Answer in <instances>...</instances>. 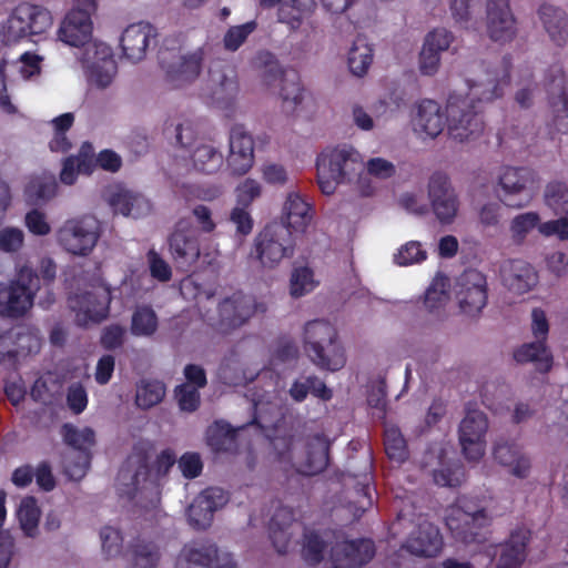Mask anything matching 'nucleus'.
I'll use <instances>...</instances> for the list:
<instances>
[{"label": "nucleus", "instance_id": "obj_57", "mask_svg": "<svg viewBox=\"0 0 568 568\" xmlns=\"http://www.w3.org/2000/svg\"><path fill=\"white\" fill-rule=\"evenodd\" d=\"M24 245V232L14 226H6L0 230V251L4 253H18Z\"/></svg>", "mask_w": 568, "mask_h": 568}, {"label": "nucleus", "instance_id": "obj_51", "mask_svg": "<svg viewBox=\"0 0 568 568\" xmlns=\"http://www.w3.org/2000/svg\"><path fill=\"white\" fill-rule=\"evenodd\" d=\"M325 549L326 542L316 531H308L304 535L302 558L307 565H318L324 559Z\"/></svg>", "mask_w": 568, "mask_h": 568}, {"label": "nucleus", "instance_id": "obj_24", "mask_svg": "<svg viewBox=\"0 0 568 568\" xmlns=\"http://www.w3.org/2000/svg\"><path fill=\"white\" fill-rule=\"evenodd\" d=\"M403 548L414 556L435 557L443 548V537L437 526L424 520L412 530Z\"/></svg>", "mask_w": 568, "mask_h": 568}, {"label": "nucleus", "instance_id": "obj_55", "mask_svg": "<svg viewBox=\"0 0 568 568\" xmlns=\"http://www.w3.org/2000/svg\"><path fill=\"white\" fill-rule=\"evenodd\" d=\"M540 216L537 212H526L516 215L510 222V232L517 243H521L527 234L540 225Z\"/></svg>", "mask_w": 568, "mask_h": 568}, {"label": "nucleus", "instance_id": "obj_33", "mask_svg": "<svg viewBox=\"0 0 568 568\" xmlns=\"http://www.w3.org/2000/svg\"><path fill=\"white\" fill-rule=\"evenodd\" d=\"M182 556L187 562V568H211L214 561H219V548L213 542H201L185 545L182 549ZM217 568H236L233 559L226 555Z\"/></svg>", "mask_w": 568, "mask_h": 568}, {"label": "nucleus", "instance_id": "obj_29", "mask_svg": "<svg viewBox=\"0 0 568 568\" xmlns=\"http://www.w3.org/2000/svg\"><path fill=\"white\" fill-rule=\"evenodd\" d=\"M10 346H7V361L16 365L19 356L37 354L41 348V336L38 328L22 326L17 329H8Z\"/></svg>", "mask_w": 568, "mask_h": 568}, {"label": "nucleus", "instance_id": "obj_52", "mask_svg": "<svg viewBox=\"0 0 568 568\" xmlns=\"http://www.w3.org/2000/svg\"><path fill=\"white\" fill-rule=\"evenodd\" d=\"M371 479L368 474L362 476V479L356 485L357 499L349 503L353 515L357 519L374 504L373 493H375V489L371 487Z\"/></svg>", "mask_w": 568, "mask_h": 568}, {"label": "nucleus", "instance_id": "obj_40", "mask_svg": "<svg viewBox=\"0 0 568 568\" xmlns=\"http://www.w3.org/2000/svg\"><path fill=\"white\" fill-rule=\"evenodd\" d=\"M110 205L115 213H120L123 216H131L133 219H139L144 214H148L151 210V205L148 200L129 191L112 194L110 197Z\"/></svg>", "mask_w": 568, "mask_h": 568}, {"label": "nucleus", "instance_id": "obj_43", "mask_svg": "<svg viewBox=\"0 0 568 568\" xmlns=\"http://www.w3.org/2000/svg\"><path fill=\"white\" fill-rule=\"evenodd\" d=\"M20 527L27 537H36L40 519V509L37 499L32 496L21 500L17 510Z\"/></svg>", "mask_w": 568, "mask_h": 568}, {"label": "nucleus", "instance_id": "obj_53", "mask_svg": "<svg viewBox=\"0 0 568 568\" xmlns=\"http://www.w3.org/2000/svg\"><path fill=\"white\" fill-rule=\"evenodd\" d=\"M316 286L314 273L307 266L293 270L290 278V293L293 297H301L312 292Z\"/></svg>", "mask_w": 568, "mask_h": 568}, {"label": "nucleus", "instance_id": "obj_60", "mask_svg": "<svg viewBox=\"0 0 568 568\" xmlns=\"http://www.w3.org/2000/svg\"><path fill=\"white\" fill-rule=\"evenodd\" d=\"M178 466L183 477L194 479L202 474L203 462L196 452H186L178 459Z\"/></svg>", "mask_w": 568, "mask_h": 568}, {"label": "nucleus", "instance_id": "obj_20", "mask_svg": "<svg viewBox=\"0 0 568 568\" xmlns=\"http://www.w3.org/2000/svg\"><path fill=\"white\" fill-rule=\"evenodd\" d=\"M375 544L369 538L336 541L329 550L333 568H362L375 556Z\"/></svg>", "mask_w": 568, "mask_h": 568}, {"label": "nucleus", "instance_id": "obj_36", "mask_svg": "<svg viewBox=\"0 0 568 568\" xmlns=\"http://www.w3.org/2000/svg\"><path fill=\"white\" fill-rule=\"evenodd\" d=\"M189 159L192 168L200 173L213 174L216 173L223 165V154L207 140H201L194 149L189 152Z\"/></svg>", "mask_w": 568, "mask_h": 568}, {"label": "nucleus", "instance_id": "obj_41", "mask_svg": "<svg viewBox=\"0 0 568 568\" xmlns=\"http://www.w3.org/2000/svg\"><path fill=\"white\" fill-rule=\"evenodd\" d=\"M166 394L163 382L153 378H142L136 385L135 405L141 409H150L160 404Z\"/></svg>", "mask_w": 568, "mask_h": 568}, {"label": "nucleus", "instance_id": "obj_34", "mask_svg": "<svg viewBox=\"0 0 568 568\" xmlns=\"http://www.w3.org/2000/svg\"><path fill=\"white\" fill-rule=\"evenodd\" d=\"M530 535V530L524 526L514 529L503 547L496 568H520Z\"/></svg>", "mask_w": 568, "mask_h": 568}, {"label": "nucleus", "instance_id": "obj_25", "mask_svg": "<svg viewBox=\"0 0 568 568\" xmlns=\"http://www.w3.org/2000/svg\"><path fill=\"white\" fill-rule=\"evenodd\" d=\"M487 31L495 42H507L514 38L516 20L508 0L487 1Z\"/></svg>", "mask_w": 568, "mask_h": 568}, {"label": "nucleus", "instance_id": "obj_56", "mask_svg": "<svg viewBox=\"0 0 568 568\" xmlns=\"http://www.w3.org/2000/svg\"><path fill=\"white\" fill-rule=\"evenodd\" d=\"M427 258V252L423 250L422 244L417 241H410L402 245L394 255V262L399 266H407L420 263Z\"/></svg>", "mask_w": 568, "mask_h": 568}, {"label": "nucleus", "instance_id": "obj_15", "mask_svg": "<svg viewBox=\"0 0 568 568\" xmlns=\"http://www.w3.org/2000/svg\"><path fill=\"white\" fill-rule=\"evenodd\" d=\"M111 293L106 288H95L70 295L68 305L75 313L80 326L100 323L109 315Z\"/></svg>", "mask_w": 568, "mask_h": 568}, {"label": "nucleus", "instance_id": "obj_64", "mask_svg": "<svg viewBox=\"0 0 568 568\" xmlns=\"http://www.w3.org/2000/svg\"><path fill=\"white\" fill-rule=\"evenodd\" d=\"M538 231L541 235L557 236L561 241L568 240V217L562 215L558 220L547 221L539 225Z\"/></svg>", "mask_w": 568, "mask_h": 568}, {"label": "nucleus", "instance_id": "obj_16", "mask_svg": "<svg viewBox=\"0 0 568 568\" xmlns=\"http://www.w3.org/2000/svg\"><path fill=\"white\" fill-rule=\"evenodd\" d=\"M255 312L254 297L241 291L234 292L217 304V318L213 326L221 333H229L243 326Z\"/></svg>", "mask_w": 568, "mask_h": 568}, {"label": "nucleus", "instance_id": "obj_44", "mask_svg": "<svg viewBox=\"0 0 568 568\" xmlns=\"http://www.w3.org/2000/svg\"><path fill=\"white\" fill-rule=\"evenodd\" d=\"M164 133L166 135L174 133L176 145L187 150L189 152L202 140L199 138V131L195 123L190 120L171 125L165 124Z\"/></svg>", "mask_w": 568, "mask_h": 568}, {"label": "nucleus", "instance_id": "obj_14", "mask_svg": "<svg viewBox=\"0 0 568 568\" xmlns=\"http://www.w3.org/2000/svg\"><path fill=\"white\" fill-rule=\"evenodd\" d=\"M262 79L267 87L278 82L283 111L287 114L295 112L304 98V88L298 72L292 68L283 70L277 61H271L265 64Z\"/></svg>", "mask_w": 568, "mask_h": 568}, {"label": "nucleus", "instance_id": "obj_27", "mask_svg": "<svg viewBox=\"0 0 568 568\" xmlns=\"http://www.w3.org/2000/svg\"><path fill=\"white\" fill-rule=\"evenodd\" d=\"M504 285L515 294H525L538 283L535 268L523 260L509 261L501 271Z\"/></svg>", "mask_w": 568, "mask_h": 568}, {"label": "nucleus", "instance_id": "obj_2", "mask_svg": "<svg viewBox=\"0 0 568 568\" xmlns=\"http://www.w3.org/2000/svg\"><path fill=\"white\" fill-rule=\"evenodd\" d=\"M74 7L67 13L59 29V39L71 47L83 48L81 62L88 81L97 88L109 87L118 71L111 47L91 41L92 14L97 11V0H73Z\"/></svg>", "mask_w": 568, "mask_h": 568}, {"label": "nucleus", "instance_id": "obj_19", "mask_svg": "<svg viewBox=\"0 0 568 568\" xmlns=\"http://www.w3.org/2000/svg\"><path fill=\"white\" fill-rule=\"evenodd\" d=\"M457 300L463 313L476 315L487 304L486 276L474 268L466 270L457 281Z\"/></svg>", "mask_w": 568, "mask_h": 568}, {"label": "nucleus", "instance_id": "obj_58", "mask_svg": "<svg viewBox=\"0 0 568 568\" xmlns=\"http://www.w3.org/2000/svg\"><path fill=\"white\" fill-rule=\"evenodd\" d=\"M102 551L105 557H118L122 551L123 537L119 529L110 526L103 527L100 531Z\"/></svg>", "mask_w": 568, "mask_h": 568}, {"label": "nucleus", "instance_id": "obj_11", "mask_svg": "<svg viewBox=\"0 0 568 568\" xmlns=\"http://www.w3.org/2000/svg\"><path fill=\"white\" fill-rule=\"evenodd\" d=\"M534 172L528 168L506 166L498 176L499 200L511 209L527 206L532 200Z\"/></svg>", "mask_w": 568, "mask_h": 568}, {"label": "nucleus", "instance_id": "obj_28", "mask_svg": "<svg viewBox=\"0 0 568 568\" xmlns=\"http://www.w3.org/2000/svg\"><path fill=\"white\" fill-rule=\"evenodd\" d=\"M153 36L154 28L150 23L139 22L129 26L120 40L124 57L132 62L144 59L150 38Z\"/></svg>", "mask_w": 568, "mask_h": 568}, {"label": "nucleus", "instance_id": "obj_39", "mask_svg": "<svg viewBox=\"0 0 568 568\" xmlns=\"http://www.w3.org/2000/svg\"><path fill=\"white\" fill-rule=\"evenodd\" d=\"M538 13L550 39L558 47H562L568 39V17L566 12L551 4H542Z\"/></svg>", "mask_w": 568, "mask_h": 568}, {"label": "nucleus", "instance_id": "obj_23", "mask_svg": "<svg viewBox=\"0 0 568 568\" xmlns=\"http://www.w3.org/2000/svg\"><path fill=\"white\" fill-rule=\"evenodd\" d=\"M454 39V34L445 28H436L426 34L418 60L423 75L437 73L442 53L449 49Z\"/></svg>", "mask_w": 568, "mask_h": 568}, {"label": "nucleus", "instance_id": "obj_22", "mask_svg": "<svg viewBox=\"0 0 568 568\" xmlns=\"http://www.w3.org/2000/svg\"><path fill=\"white\" fill-rule=\"evenodd\" d=\"M230 154L227 165L234 175H244L254 163L253 138L246 132L244 125L235 124L230 131Z\"/></svg>", "mask_w": 568, "mask_h": 568}, {"label": "nucleus", "instance_id": "obj_61", "mask_svg": "<svg viewBox=\"0 0 568 568\" xmlns=\"http://www.w3.org/2000/svg\"><path fill=\"white\" fill-rule=\"evenodd\" d=\"M236 205L250 207L261 196V184L253 179H245L236 187Z\"/></svg>", "mask_w": 568, "mask_h": 568}, {"label": "nucleus", "instance_id": "obj_59", "mask_svg": "<svg viewBox=\"0 0 568 568\" xmlns=\"http://www.w3.org/2000/svg\"><path fill=\"white\" fill-rule=\"evenodd\" d=\"M175 397L180 408L184 412H195L201 403L199 388L189 384H181L175 387Z\"/></svg>", "mask_w": 568, "mask_h": 568}, {"label": "nucleus", "instance_id": "obj_9", "mask_svg": "<svg viewBox=\"0 0 568 568\" xmlns=\"http://www.w3.org/2000/svg\"><path fill=\"white\" fill-rule=\"evenodd\" d=\"M101 234L99 220L93 215H83L70 219L58 231V242L60 246L79 256L89 255Z\"/></svg>", "mask_w": 568, "mask_h": 568}, {"label": "nucleus", "instance_id": "obj_5", "mask_svg": "<svg viewBox=\"0 0 568 568\" xmlns=\"http://www.w3.org/2000/svg\"><path fill=\"white\" fill-rule=\"evenodd\" d=\"M304 351L321 369L338 372L346 365L345 347L336 327L325 320H313L304 326Z\"/></svg>", "mask_w": 568, "mask_h": 568}, {"label": "nucleus", "instance_id": "obj_3", "mask_svg": "<svg viewBox=\"0 0 568 568\" xmlns=\"http://www.w3.org/2000/svg\"><path fill=\"white\" fill-rule=\"evenodd\" d=\"M176 462L175 453L166 448L156 456L151 466L149 450L142 445H135L119 470V495L132 500L138 494L148 491L152 499H159L160 478L165 476Z\"/></svg>", "mask_w": 568, "mask_h": 568}, {"label": "nucleus", "instance_id": "obj_42", "mask_svg": "<svg viewBox=\"0 0 568 568\" xmlns=\"http://www.w3.org/2000/svg\"><path fill=\"white\" fill-rule=\"evenodd\" d=\"M348 68L356 77L367 73L373 62V48L362 37H357L348 52Z\"/></svg>", "mask_w": 568, "mask_h": 568}, {"label": "nucleus", "instance_id": "obj_49", "mask_svg": "<svg viewBox=\"0 0 568 568\" xmlns=\"http://www.w3.org/2000/svg\"><path fill=\"white\" fill-rule=\"evenodd\" d=\"M214 513L205 498L199 494L187 509V519L193 528L206 529L212 524Z\"/></svg>", "mask_w": 568, "mask_h": 568}, {"label": "nucleus", "instance_id": "obj_7", "mask_svg": "<svg viewBox=\"0 0 568 568\" xmlns=\"http://www.w3.org/2000/svg\"><path fill=\"white\" fill-rule=\"evenodd\" d=\"M296 240L284 224H266L254 237L250 258L263 268H275L285 258L294 256Z\"/></svg>", "mask_w": 568, "mask_h": 568}, {"label": "nucleus", "instance_id": "obj_50", "mask_svg": "<svg viewBox=\"0 0 568 568\" xmlns=\"http://www.w3.org/2000/svg\"><path fill=\"white\" fill-rule=\"evenodd\" d=\"M384 446L389 459L404 463L408 458L407 444L398 428L385 430Z\"/></svg>", "mask_w": 568, "mask_h": 568}, {"label": "nucleus", "instance_id": "obj_47", "mask_svg": "<svg viewBox=\"0 0 568 568\" xmlns=\"http://www.w3.org/2000/svg\"><path fill=\"white\" fill-rule=\"evenodd\" d=\"M434 481L443 487H459L465 481V469L459 462L442 463L433 473Z\"/></svg>", "mask_w": 568, "mask_h": 568}, {"label": "nucleus", "instance_id": "obj_10", "mask_svg": "<svg viewBox=\"0 0 568 568\" xmlns=\"http://www.w3.org/2000/svg\"><path fill=\"white\" fill-rule=\"evenodd\" d=\"M52 24V17L42 6L22 2L10 13L6 36L9 41L18 42L31 36L44 33Z\"/></svg>", "mask_w": 568, "mask_h": 568}, {"label": "nucleus", "instance_id": "obj_26", "mask_svg": "<svg viewBox=\"0 0 568 568\" xmlns=\"http://www.w3.org/2000/svg\"><path fill=\"white\" fill-rule=\"evenodd\" d=\"M171 256L178 267L184 268L195 264L200 257V242L194 230L178 227L169 239Z\"/></svg>", "mask_w": 568, "mask_h": 568}, {"label": "nucleus", "instance_id": "obj_46", "mask_svg": "<svg viewBox=\"0 0 568 568\" xmlns=\"http://www.w3.org/2000/svg\"><path fill=\"white\" fill-rule=\"evenodd\" d=\"M158 329V316L150 306H138L132 315L131 333L135 336H150Z\"/></svg>", "mask_w": 568, "mask_h": 568}, {"label": "nucleus", "instance_id": "obj_1", "mask_svg": "<svg viewBox=\"0 0 568 568\" xmlns=\"http://www.w3.org/2000/svg\"><path fill=\"white\" fill-rule=\"evenodd\" d=\"M501 72H487V78L478 83H469L467 95L450 94L447 99L446 114L438 102L429 99L422 100L416 105L412 119L414 131L418 135L435 139L447 122L449 136L457 142L478 138L485 128L483 103L491 102L503 95L504 87L510 81V57L501 60Z\"/></svg>", "mask_w": 568, "mask_h": 568}, {"label": "nucleus", "instance_id": "obj_17", "mask_svg": "<svg viewBox=\"0 0 568 568\" xmlns=\"http://www.w3.org/2000/svg\"><path fill=\"white\" fill-rule=\"evenodd\" d=\"M487 429V416L479 409L468 408L458 430L459 443L467 460L478 462L485 455Z\"/></svg>", "mask_w": 568, "mask_h": 568}, {"label": "nucleus", "instance_id": "obj_45", "mask_svg": "<svg viewBox=\"0 0 568 568\" xmlns=\"http://www.w3.org/2000/svg\"><path fill=\"white\" fill-rule=\"evenodd\" d=\"M448 298V280L445 275L438 274L425 292L424 304L433 313L443 308Z\"/></svg>", "mask_w": 568, "mask_h": 568}, {"label": "nucleus", "instance_id": "obj_8", "mask_svg": "<svg viewBox=\"0 0 568 568\" xmlns=\"http://www.w3.org/2000/svg\"><path fill=\"white\" fill-rule=\"evenodd\" d=\"M39 275L28 266H22L8 286L0 288V313L18 318L23 316L33 305L40 291Z\"/></svg>", "mask_w": 568, "mask_h": 568}, {"label": "nucleus", "instance_id": "obj_38", "mask_svg": "<svg viewBox=\"0 0 568 568\" xmlns=\"http://www.w3.org/2000/svg\"><path fill=\"white\" fill-rule=\"evenodd\" d=\"M294 521V513L286 507H281L273 514L270 525V538L276 551L280 555L287 552L292 532L290 528Z\"/></svg>", "mask_w": 568, "mask_h": 568}, {"label": "nucleus", "instance_id": "obj_54", "mask_svg": "<svg viewBox=\"0 0 568 568\" xmlns=\"http://www.w3.org/2000/svg\"><path fill=\"white\" fill-rule=\"evenodd\" d=\"M257 28L255 20L229 28L223 38L224 48L227 51H236Z\"/></svg>", "mask_w": 568, "mask_h": 568}, {"label": "nucleus", "instance_id": "obj_4", "mask_svg": "<svg viewBox=\"0 0 568 568\" xmlns=\"http://www.w3.org/2000/svg\"><path fill=\"white\" fill-rule=\"evenodd\" d=\"M316 171L321 192L331 195L338 184L358 181L365 164L357 150L343 145L322 151L316 159Z\"/></svg>", "mask_w": 568, "mask_h": 568}, {"label": "nucleus", "instance_id": "obj_31", "mask_svg": "<svg viewBox=\"0 0 568 568\" xmlns=\"http://www.w3.org/2000/svg\"><path fill=\"white\" fill-rule=\"evenodd\" d=\"M329 463V442L324 434L313 435L306 447V457L297 466V471L304 476H314L326 469Z\"/></svg>", "mask_w": 568, "mask_h": 568}, {"label": "nucleus", "instance_id": "obj_30", "mask_svg": "<svg viewBox=\"0 0 568 568\" xmlns=\"http://www.w3.org/2000/svg\"><path fill=\"white\" fill-rule=\"evenodd\" d=\"M494 459L505 467H510V473L518 478H527L531 468L528 456L521 453L515 442L497 440L493 449Z\"/></svg>", "mask_w": 568, "mask_h": 568}, {"label": "nucleus", "instance_id": "obj_35", "mask_svg": "<svg viewBox=\"0 0 568 568\" xmlns=\"http://www.w3.org/2000/svg\"><path fill=\"white\" fill-rule=\"evenodd\" d=\"M132 568H156L160 559V546L144 536L134 538L126 550Z\"/></svg>", "mask_w": 568, "mask_h": 568}, {"label": "nucleus", "instance_id": "obj_21", "mask_svg": "<svg viewBox=\"0 0 568 568\" xmlns=\"http://www.w3.org/2000/svg\"><path fill=\"white\" fill-rule=\"evenodd\" d=\"M428 196L438 221L442 224H450L458 212L459 202L445 173L432 174L428 182Z\"/></svg>", "mask_w": 568, "mask_h": 568}, {"label": "nucleus", "instance_id": "obj_13", "mask_svg": "<svg viewBox=\"0 0 568 568\" xmlns=\"http://www.w3.org/2000/svg\"><path fill=\"white\" fill-rule=\"evenodd\" d=\"M159 61L165 72L166 82L172 88H181L193 82L201 73L203 50L197 49L189 54H179L171 50H161Z\"/></svg>", "mask_w": 568, "mask_h": 568}, {"label": "nucleus", "instance_id": "obj_18", "mask_svg": "<svg viewBox=\"0 0 568 568\" xmlns=\"http://www.w3.org/2000/svg\"><path fill=\"white\" fill-rule=\"evenodd\" d=\"M63 442L77 452L74 462H69L65 466L67 474L73 479H80L85 474L91 464V448L95 444L94 430L90 427L78 429L72 424H63L61 427Z\"/></svg>", "mask_w": 568, "mask_h": 568}, {"label": "nucleus", "instance_id": "obj_32", "mask_svg": "<svg viewBox=\"0 0 568 568\" xmlns=\"http://www.w3.org/2000/svg\"><path fill=\"white\" fill-rule=\"evenodd\" d=\"M313 207L300 193H288L283 207V223L290 231L304 233L313 220Z\"/></svg>", "mask_w": 568, "mask_h": 568}, {"label": "nucleus", "instance_id": "obj_63", "mask_svg": "<svg viewBox=\"0 0 568 568\" xmlns=\"http://www.w3.org/2000/svg\"><path fill=\"white\" fill-rule=\"evenodd\" d=\"M24 224L30 233L38 236H44L51 232L45 214L38 209H32L26 214Z\"/></svg>", "mask_w": 568, "mask_h": 568}, {"label": "nucleus", "instance_id": "obj_37", "mask_svg": "<svg viewBox=\"0 0 568 568\" xmlns=\"http://www.w3.org/2000/svg\"><path fill=\"white\" fill-rule=\"evenodd\" d=\"M237 430L225 420H215L205 432V442L215 453H235L237 449Z\"/></svg>", "mask_w": 568, "mask_h": 568}, {"label": "nucleus", "instance_id": "obj_12", "mask_svg": "<svg viewBox=\"0 0 568 568\" xmlns=\"http://www.w3.org/2000/svg\"><path fill=\"white\" fill-rule=\"evenodd\" d=\"M532 333L536 342L521 345L514 352V359L517 363H535L536 369L540 373H548L552 367V355L546 346V339L549 332V324L546 313L541 308H534Z\"/></svg>", "mask_w": 568, "mask_h": 568}, {"label": "nucleus", "instance_id": "obj_62", "mask_svg": "<svg viewBox=\"0 0 568 568\" xmlns=\"http://www.w3.org/2000/svg\"><path fill=\"white\" fill-rule=\"evenodd\" d=\"M230 220L236 226V234L247 236L252 233L254 221L248 212V207L236 205L231 211Z\"/></svg>", "mask_w": 568, "mask_h": 568}, {"label": "nucleus", "instance_id": "obj_6", "mask_svg": "<svg viewBox=\"0 0 568 568\" xmlns=\"http://www.w3.org/2000/svg\"><path fill=\"white\" fill-rule=\"evenodd\" d=\"M445 523L456 540L480 544L485 540L483 529L489 526L490 517L481 499L462 496L447 509Z\"/></svg>", "mask_w": 568, "mask_h": 568}, {"label": "nucleus", "instance_id": "obj_48", "mask_svg": "<svg viewBox=\"0 0 568 568\" xmlns=\"http://www.w3.org/2000/svg\"><path fill=\"white\" fill-rule=\"evenodd\" d=\"M545 203L556 215L568 216V186L562 182H551L545 190Z\"/></svg>", "mask_w": 568, "mask_h": 568}]
</instances>
